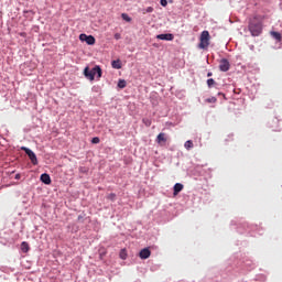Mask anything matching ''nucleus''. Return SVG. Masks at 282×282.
Returning a JSON list of instances; mask_svg holds the SVG:
<instances>
[{"label":"nucleus","mask_w":282,"mask_h":282,"mask_svg":"<svg viewBox=\"0 0 282 282\" xmlns=\"http://www.w3.org/2000/svg\"><path fill=\"white\" fill-rule=\"evenodd\" d=\"M115 39H116V41H120V39H121L120 33H116V34H115Z\"/></svg>","instance_id":"26"},{"label":"nucleus","mask_w":282,"mask_h":282,"mask_svg":"<svg viewBox=\"0 0 282 282\" xmlns=\"http://www.w3.org/2000/svg\"><path fill=\"white\" fill-rule=\"evenodd\" d=\"M158 144H162V142H166V134L164 132H161L156 137Z\"/></svg>","instance_id":"11"},{"label":"nucleus","mask_w":282,"mask_h":282,"mask_svg":"<svg viewBox=\"0 0 282 282\" xmlns=\"http://www.w3.org/2000/svg\"><path fill=\"white\" fill-rule=\"evenodd\" d=\"M96 75L98 80L102 78V68H100V66H95L91 70L89 69V66L85 67L84 69L85 78H87L88 80H94L96 78Z\"/></svg>","instance_id":"2"},{"label":"nucleus","mask_w":282,"mask_h":282,"mask_svg":"<svg viewBox=\"0 0 282 282\" xmlns=\"http://www.w3.org/2000/svg\"><path fill=\"white\" fill-rule=\"evenodd\" d=\"M91 143L93 144H100V138H98V137L93 138Z\"/></svg>","instance_id":"20"},{"label":"nucleus","mask_w":282,"mask_h":282,"mask_svg":"<svg viewBox=\"0 0 282 282\" xmlns=\"http://www.w3.org/2000/svg\"><path fill=\"white\" fill-rule=\"evenodd\" d=\"M118 87L119 89H124V87H127V82L124 79H119Z\"/></svg>","instance_id":"15"},{"label":"nucleus","mask_w":282,"mask_h":282,"mask_svg":"<svg viewBox=\"0 0 282 282\" xmlns=\"http://www.w3.org/2000/svg\"><path fill=\"white\" fill-rule=\"evenodd\" d=\"M145 12H148V13L153 12V7H148V8L145 9Z\"/></svg>","instance_id":"25"},{"label":"nucleus","mask_w":282,"mask_h":282,"mask_svg":"<svg viewBox=\"0 0 282 282\" xmlns=\"http://www.w3.org/2000/svg\"><path fill=\"white\" fill-rule=\"evenodd\" d=\"M161 6H163V8H166V6H169V1H166V0H161Z\"/></svg>","instance_id":"24"},{"label":"nucleus","mask_w":282,"mask_h":282,"mask_svg":"<svg viewBox=\"0 0 282 282\" xmlns=\"http://www.w3.org/2000/svg\"><path fill=\"white\" fill-rule=\"evenodd\" d=\"M248 28L251 36H260L261 32H263V23L259 21V15L253 17V19L249 21Z\"/></svg>","instance_id":"1"},{"label":"nucleus","mask_w":282,"mask_h":282,"mask_svg":"<svg viewBox=\"0 0 282 282\" xmlns=\"http://www.w3.org/2000/svg\"><path fill=\"white\" fill-rule=\"evenodd\" d=\"M156 39H159V41H173V39H175V36H173V34H171V33H165V34L156 35Z\"/></svg>","instance_id":"7"},{"label":"nucleus","mask_w":282,"mask_h":282,"mask_svg":"<svg viewBox=\"0 0 282 282\" xmlns=\"http://www.w3.org/2000/svg\"><path fill=\"white\" fill-rule=\"evenodd\" d=\"M184 147L187 151H191V149H193V141L191 140L186 141Z\"/></svg>","instance_id":"16"},{"label":"nucleus","mask_w":282,"mask_h":282,"mask_svg":"<svg viewBox=\"0 0 282 282\" xmlns=\"http://www.w3.org/2000/svg\"><path fill=\"white\" fill-rule=\"evenodd\" d=\"M79 41H82L83 43H87V45H96V37H94L93 35H87L85 33H82L79 35Z\"/></svg>","instance_id":"5"},{"label":"nucleus","mask_w":282,"mask_h":282,"mask_svg":"<svg viewBox=\"0 0 282 282\" xmlns=\"http://www.w3.org/2000/svg\"><path fill=\"white\" fill-rule=\"evenodd\" d=\"M40 180L41 182H43V184H47V185L52 184V177H50V174L47 173L42 174Z\"/></svg>","instance_id":"10"},{"label":"nucleus","mask_w":282,"mask_h":282,"mask_svg":"<svg viewBox=\"0 0 282 282\" xmlns=\"http://www.w3.org/2000/svg\"><path fill=\"white\" fill-rule=\"evenodd\" d=\"M21 250L22 252H30V245L25 241L21 243Z\"/></svg>","instance_id":"14"},{"label":"nucleus","mask_w":282,"mask_h":282,"mask_svg":"<svg viewBox=\"0 0 282 282\" xmlns=\"http://www.w3.org/2000/svg\"><path fill=\"white\" fill-rule=\"evenodd\" d=\"M143 123L145 127H151V120L150 119H143Z\"/></svg>","instance_id":"22"},{"label":"nucleus","mask_w":282,"mask_h":282,"mask_svg":"<svg viewBox=\"0 0 282 282\" xmlns=\"http://www.w3.org/2000/svg\"><path fill=\"white\" fill-rule=\"evenodd\" d=\"M15 178L19 180V175H17Z\"/></svg>","instance_id":"28"},{"label":"nucleus","mask_w":282,"mask_h":282,"mask_svg":"<svg viewBox=\"0 0 282 282\" xmlns=\"http://www.w3.org/2000/svg\"><path fill=\"white\" fill-rule=\"evenodd\" d=\"M208 45H210V33L208 31H203L199 37V50H208Z\"/></svg>","instance_id":"3"},{"label":"nucleus","mask_w":282,"mask_h":282,"mask_svg":"<svg viewBox=\"0 0 282 282\" xmlns=\"http://www.w3.org/2000/svg\"><path fill=\"white\" fill-rule=\"evenodd\" d=\"M270 34H271L272 37L275 39V41H279V43H281V41H282L281 33H279L276 31H271Z\"/></svg>","instance_id":"12"},{"label":"nucleus","mask_w":282,"mask_h":282,"mask_svg":"<svg viewBox=\"0 0 282 282\" xmlns=\"http://www.w3.org/2000/svg\"><path fill=\"white\" fill-rule=\"evenodd\" d=\"M215 85H216L215 79H213V78L207 79V87H209V89H210L213 86H215Z\"/></svg>","instance_id":"18"},{"label":"nucleus","mask_w":282,"mask_h":282,"mask_svg":"<svg viewBox=\"0 0 282 282\" xmlns=\"http://www.w3.org/2000/svg\"><path fill=\"white\" fill-rule=\"evenodd\" d=\"M21 149H22V151H24L26 153V155L31 160L32 164L34 166H36V164H39V159H36V154L34 153V151H32V150H30L29 148H25V147H22Z\"/></svg>","instance_id":"4"},{"label":"nucleus","mask_w":282,"mask_h":282,"mask_svg":"<svg viewBox=\"0 0 282 282\" xmlns=\"http://www.w3.org/2000/svg\"><path fill=\"white\" fill-rule=\"evenodd\" d=\"M108 199H110L111 202H113L116 199V194L111 193L108 195Z\"/></svg>","instance_id":"23"},{"label":"nucleus","mask_w":282,"mask_h":282,"mask_svg":"<svg viewBox=\"0 0 282 282\" xmlns=\"http://www.w3.org/2000/svg\"><path fill=\"white\" fill-rule=\"evenodd\" d=\"M121 19H123V21H127V23H131V17H129V14L127 13H122Z\"/></svg>","instance_id":"17"},{"label":"nucleus","mask_w":282,"mask_h":282,"mask_svg":"<svg viewBox=\"0 0 282 282\" xmlns=\"http://www.w3.org/2000/svg\"><path fill=\"white\" fill-rule=\"evenodd\" d=\"M219 69L220 72H228V69H230V62L226 58L220 59Z\"/></svg>","instance_id":"6"},{"label":"nucleus","mask_w":282,"mask_h":282,"mask_svg":"<svg viewBox=\"0 0 282 282\" xmlns=\"http://www.w3.org/2000/svg\"><path fill=\"white\" fill-rule=\"evenodd\" d=\"M119 257H120V259H127V250L126 249H122L121 251H120V253H119Z\"/></svg>","instance_id":"19"},{"label":"nucleus","mask_w":282,"mask_h":282,"mask_svg":"<svg viewBox=\"0 0 282 282\" xmlns=\"http://www.w3.org/2000/svg\"><path fill=\"white\" fill-rule=\"evenodd\" d=\"M206 102H213V104H215V102H217V98H216V97L207 98V99H206Z\"/></svg>","instance_id":"21"},{"label":"nucleus","mask_w":282,"mask_h":282,"mask_svg":"<svg viewBox=\"0 0 282 282\" xmlns=\"http://www.w3.org/2000/svg\"><path fill=\"white\" fill-rule=\"evenodd\" d=\"M140 259H149L151 257V250L149 248H144L139 252Z\"/></svg>","instance_id":"8"},{"label":"nucleus","mask_w":282,"mask_h":282,"mask_svg":"<svg viewBox=\"0 0 282 282\" xmlns=\"http://www.w3.org/2000/svg\"><path fill=\"white\" fill-rule=\"evenodd\" d=\"M207 76H208V78H210V76H213V73H207Z\"/></svg>","instance_id":"27"},{"label":"nucleus","mask_w":282,"mask_h":282,"mask_svg":"<svg viewBox=\"0 0 282 282\" xmlns=\"http://www.w3.org/2000/svg\"><path fill=\"white\" fill-rule=\"evenodd\" d=\"M182 191H184V185L182 183H176L174 185V192H173L174 197L180 195V193H182Z\"/></svg>","instance_id":"9"},{"label":"nucleus","mask_w":282,"mask_h":282,"mask_svg":"<svg viewBox=\"0 0 282 282\" xmlns=\"http://www.w3.org/2000/svg\"><path fill=\"white\" fill-rule=\"evenodd\" d=\"M111 66L113 67V69H122V64L120 63V59L112 61Z\"/></svg>","instance_id":"13"}]
</instances>
